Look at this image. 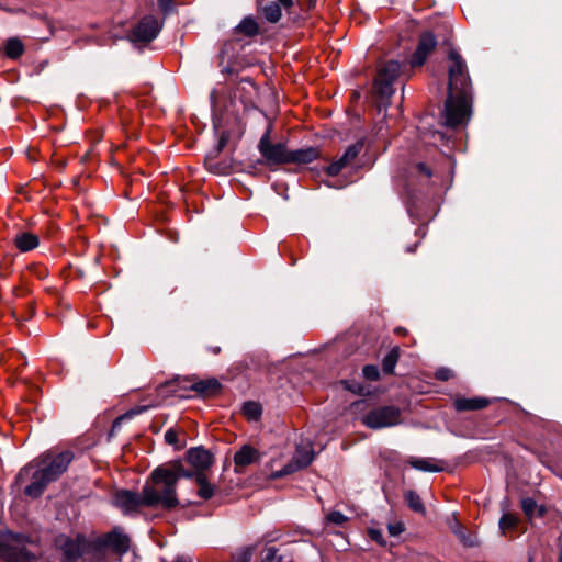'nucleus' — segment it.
Listing matches in <instances>:
<instances>
[{"instance_id": "412c9836", "label": "nucleus", "mask_w": 562, "mask_h": 562, "mask_svg": "<svg viewBox=\"0 0 562 562\" xmlns=\"http://www.w3.org/2000/svg\"><path fill=\"white\" fill-rule=\"evenodd\" d=\"M14 246L21 252H27L40 245L38 236L30 232L18 233L13 239Z\"/></svg>"}, {"instance_id": "2eb2a0df", "label": "nucleus", "mask_w": 562, "mask_h": 562, "mask_svg": "<svg viewBox=\"0 0 562 562\" xmlns=\"http://www.w3.org/2000/svg\"><path fill=\"white\" fill-rule=\"evenodd\" d=\"M362 149V143H357L349 146L346 151L337 160L333 161L327 168L326 173L335 177L340 173L342 169L348 167L360 154Z\"/></svg>"}, {"instance_id": "4c0bfd02", "label": "nucleus", "mask_w": 562, "mask_h": 562, "mask_svg": "<svg viewBox=\"0 0 562 562\" xmlns=\"http://www.w3.org/2000/svg\"><path fill=\"white\" fill-rule=\"evenodd\" d=\"M369 536L370 538L375 541L376 543H379L380 546L384 547L386 546V541L385 539L383 538V535L381 532V530H378V529H369Z\"/></svg>"}, {"instance_id": "a18cd8bd", "label": "nucleus", "mask_w": 562, "mask_h": 562, "mask_svg": "<svg viewBox=\"0 0 562 562\" xmlns=\"http://www.w3.org/2000/svg\"><path fill=\"white\" fill-rule=\"evenodd\" d=\"M87 562H100L102 559L93 558L92 555H87L86 559H83Z\"/></svg>"}, {"instance_id": "a211bd4d", "label": "nucleus", "mask_w": 562, "mask_h": 562, "mask_svg": "<svg viewBox=\"0 0 562 562\" xmlns=\"http://www.w3.org/2000/svg\"><path fill=\"white\" fill-rule=\"evenodd\" d=\"M260 458L259 451L249 446H243L234 456V463L236 468H245L255 462H257Z\"/></svg>"}, {"instance_id": "37998d69", "label": "nucleus", "mask_w": 562, "mask_h": 562, "mask_svg": "<svg viewBox=\"0 0 562 562\" xmlns=\"http://www.w3.org/2000/svg\"><path fill=\"white\" fill-rule=\"evenodd\" d=\"M279 2L282 3V7L285 9H289L294 4L293 0H279Z\"/></svg>"}, {"instance_id": "de8ad7c7", "label": "nucleus", "mask_w": 562, "mask_h": 562, "mask_svg": "<svg viewBox=\"0 0 562 562\" xmlns=\"http://www.w3.org/2000/svg\"><path fill=\"white\" fill-rule=\"evenodd\" d=\"M395 333L396 334H403V333H406V329L400 327V328L395 329Z\"/></svg>"}, {"instance_id": "c9c22d12", "label": "nucleus", "mask_w": 562, "mask_h": 562, "mask_svg": "<svg viewBox=\"0 0 562 562\" xmlns=\"http://www.w3.org/2000/svg\"><path fill=\"white\" fill-rule=\"evenodd\" d=\"M435 378L440 381H448L453 378V372L448 368H439L435 373Z\"/></svg>"}, {"instance_id": "f3484780", "label": "nucleus", "mask_w": 562, "mask_h": 562, "mask_svg": "<svg viewBox=\"0 0 562 562\" xmlns=\"http://www.w3.org/2000/svg\"><path fill=\"white\" fill-rule=\"evenodd\" d=\"M7 562H36V557L22 547H4L1 551Z\"/></svg>"}, {"instance_id": "0eeeda50", "label": "nucleus", "mask_w": 562, "mask_h": 562, "mask_svg": "<svg viewBox=\"0 0 562 562\" xmlns=\"http://www.w3.org/2000/svg\"><path fill=\"white\" fill-rule=\"evenodd\" d=\"M401 72V64L395 60L385 63L378 71L374 80V90L382 98H390L394 93L393 83Z\"/></svg>"}, {"instance_id": "c85d7f7f", "label": "nucleus", "mask_w": 562, "mask_h": 562, "mask_svg": "<svg viewBox=\"0 0 562 562\" xmlns=\"http://www.w3.org/2000/svg\"><path fill=\"white\" fill-rule=\"evenodd\" d=\"M404 499L408 507L419 514H425V506L419 495L414 491H407L404 494Z\"/></svg>"}, {"instance_id": "09e8293b", "label": "nucleus", "mask_w": 562, "mask_h": 562, "mask_svg": "<svg viewBox=\"0 0 562 562\" xmlns=\"http://www.w3.org/2000/svg\"><path fill=\"white\" fill-rule=\"evenodd\" d=\"M211 100H212V102H214V101H215V91H213V92L211 93Z\"/></svg>"}, {"instance_id": "603ef678", "label": "nucleus", "mask_w": 562, "mask_h": 562, "mask_svg": "<svg viewBox=\"0 0 562 562\" xmlns=\"http://www.w3.org/2000/svg\"><path fill=\"white\" fill-rule=\"evenodd\" d=\"M220 146H221V147H222V146H224V139H221V142H220Z\"/></svg>"}, {"instance_id": "9d476101", "label": "nucleus", "mask_w": 562, "mask_h": 562, "mask_svg": "<svg viewBox=\"0 0 562 562\" xmlns=\"http://www.w3.org/2000/svg\"><path fill=\"white\" fill-rule=\"evenodd\" d=\"M162 22L154 15H145L133 27L130 38L134 43H149L157 37Z\"/></svg>"}, {"instance_id": "6e6552de", "label": "nucleus", "mask_w": 562, "mask_h": 562, "mask_svg": "<svg viewBox=\"0 0 562 562\" xmlns=\"http://www.w3.org/2000/svg\"><path fill=\"white\" fill-rule=\"evenodd\" d=\"M34 469L35 462L29 463L26 467L21 469L15 480L18 484H22L26 480L31 479L32 482L25 486L24 494L32 498H37L44 493L47 484L50 483V481H47L46 476H42V472L37 468L36 470Z\"/></svg>"}, {"instance_id": "5701e85b", "label": "nucleus", "mask_w": 562, "mask_h": 562, "mask_svg": "<svg viewBox=\"0 0 562 562\" xmlns=\"http://www.w3.org/2000/svg\"><path fill=\"white\" fill-rule=\"evenodd\" d=\"M408 463L417 470L428 471V472H439L442 470V465L439 462L431 458H412Z\"/></svg>"}, {"instance_id": "393cba45", "label": "nucleus", "mask_w": 562, "mask_h": 562, "mask_svg": "<svg viewBox=\"0 0 562 562\" xmlns=\"http://www.w3.org/2000/svg\"><path fill=\"white\" fill-rule=\"evenodd\" d=\"M199 486L198 494L203 499H210L214 494V486L209 483L206 473H194Z\"/></svg>"}, {"instance_id": "3c124183", "label": "nucleus", "mask_w": 562, "mask_h": 562, "mask_svg": "<svg viewBox=\"0 0 562 562\" xmlns=\"http://www.w3.org/2000/svg\"><path fill=\"white\" fill-rule=\"evenodd\" d=\"M2 548H3V543H2V541L0 540V552L2 551Z\"/></svg>"}, {"instance_id": "6ab92c4d", "label": "nucleus", "mask_w": 562, "mask_h": 562, "mask_svg": "<svg viewBox=\"0 0 562 562\" xmlns=\"http://www.w3.org/2000/svg\"><path fill=\"white\" fill-rule=\"evenodd\" d=\"M490 400L486 397H457L454 400V407L458 412L464 411H480L488 406Z\"/></svg>"}, {"instance_id": "20e7f679", "label": "nucleus", "mask_w": 562, "mask_h": 562, "mask_svg": "<svg viewBox=\"0 0 562 562\" xmlns=\"http://www.w3.org/2000/svg\"><path fill=\"white\" fill-rule=\"evenodd\" d=\"M74 459V453L69 450L55 453L53 451H48L43 454L35 462V468H37L42 472V476H46L47 481H56L68 468L70 462Z\"/></svg>"}, {"instance_id": "8fccbe9b", "label": "nucleus", "mask_w": 562, "mask_h": 562, "mask_svg": "<svg viewBox=\"0 0 562 562\" xmlns=\"http://www.w3.org/2000/svg\"><path fill=\"white\" fill-rule=\"evenodd\" d=\"M543 513H544L543 508H542V507H540V508H539V513H538V515H539V516H542V515H543Z\"/></svg>"}, {"instance_id": "bb28decb", "label": "nucleus", "mask_w": 562, "mask_h": 562, "mask_svg": "<svg viewBox=\"0 0 562 562\" xmlns=\"http://www.w3.org/2000/svg\"><path fill=\"white\" fill-rule=\"evenodd\" d=\"M519 524V517L512 513H505L499 519V530L506 536L508 531H513Z\"/></svg>"}, {"instance_id": "58836bf2", "label": "nucleus", "mask_w": 562, "mask_h": 562, "mask_svg": "<svg viewBox=\"0 0 562 562\" xmlns=\"http://www.w3.org/2000/svg\"><path fill=\"white\" fill-rule=\"evenodd\" d=\"M165 441L170 446L178 443V431L170 428L165 432Z\"/></svg>"}, {"instance_id": "1a4fd4ad", "label": "nucleus", "mask_w": 562, "mask_h": 562, "mask_svg": "<svg viewBox=\"0 0 562 562\" xmlns=\"http://www.w3.org/2000/svg\"><path fill=\"white\" fill-rule=\"evenodd\" d=\"M95 558L103 559L104 549H110L116 554H123L130 549V539L117 531L109 532L93 540Z\"/></svg>"}, {"instance_id": "39448f33", "label": "nucleus", "mask_w": 562, "mask_h": 562, "mask_svg": "<svg viewBox=\"0 0 562 562\" xmlns=\"http://www.w3.org/2000/svg\"><path fill=\"white\" fill-rule=\"evenodd\" d=\"M401 409L396 406H380L361 417V423L370 429H381L401 424Z\"/></svg>"}, {"instance_id": "ddd939ff", "label": "nucleus", "mask_w": 562, "mask_h": 562, "mask_svg": "<svg viewBox=\"0 0 562 562\" xmlns=\"http://www.w3.org/2000/svg\"><path fill=\"white\" fill-rule=\"evenodd\" d=\"M437 45L435 35L431 32H424L419 36L418 45L415 53L412 55L409 64L412 67H419L424 65L429 54L432 53Z\"/></svg>"}, {"instance_id": "4be33fe9", "label": "nucleus", "mask_w": 562, "mask_h": 562, "mask_svg": "<svg viewBox=\"0 0 562 562\" xmlns=\"http://www.w3.org/2000/svg\"><path fill=\"white\" fill-rule=\"evenodd\" d=\"M189 389L202 395H212L220 391L221 384L216 379L199 380L191 383Z\"/></svg>"}, {"instance_id": "dca6fc26", "label": "nucleus", "mask_w": 562, "mask_h": 562, "mask_svg": "<svg viewBox=\"0 0 562 562\" xmlns=\"http://www.w3.org/2000/svg\"><path fill=\"white\" fill-rule=\"evenodd\" d=\"M319 149L316 147L300 148L289 150L288 164L305 165L316 160L319 157Z\"/></svg>"}, {"instance_id": "b1692460", "label": "nucleus", "mask_w": 562, "mask_h": 562, "mask_svg": "<svg viewBox=\"0 0 562 562\" xmlns=\"http://www.w3.org/2000/svg\"><path fill=\"white\" fill-rule=\"evenodd\" d=\"M24 44L19 37H10L4 45L5 56L11 59L21 57L24 53Z\"/></svg>"}, {"instance_id": "79ce46f5", "label": "nucleus", "mask_w": 562, "mask_h": 562, "mask_svg": "<svg viewBox=\"0 0 562 562\" xmlns=\"http://www.w3.org/2000/svg\"><path fill=\"white\" fill-rule=\"evenodd\" d=\"M172 0H158V5L164 13L171 9Z\"/></svg>"}, {"instance_id": "2f4dec72", "label": "nucleus", "mask_w": 562, "mask_h": 562, "mask_svg": "<svg viewBox=\"0 0 562 562\" xmlns=\"http://www.w3.org/2000/svg\"><path fill=\"white\" fill-rule=\"evenodd\" d=\"M521 508H522L525 515L528 518H531L535 516L538 506H537V503L535 499L527 497L521 501Z\"/></svg>"}, {"instance_id": "f704fd0d", "label": "nucleus", "mask_w": 562, "mask_h": 562, "mask_svg": "<svg viewBox=\"0 0 562 562\" xmlns=\"http://www.w3.org/2000/svg\"><path fill=\"white\" fill-rule=\"evenodd\" d=\"M326 519L329 524L341 526L346 522L347 517L342 513L334 510L326 516Z\"/></svg>"}, {"instance_id": "49530a36", "label": "nucleus", "mask_w": 562, "mask_h": 562, "mask_svg": "<svg viewBox=\"0 0 562 562\" xmlns=\"http://www.w3.org/2000/svg\"><path fill=\"white\" fill-rule=\"evenodd\" d=\"M214 355H218L220 351H221V348L220 347H214V348H211L210 349Z\"/></svg>"}, {"instance_id": "4468645a", "label": "nucleus", "mask_w": 562, "mask_h": 562, "mask_svg": "<svg viewBox=\"0 0 562 562\" xmlns=\"http://www.w3.org/2000/svg\"><path fill=\"white\" fill-rule=\"evenodd\" d=\"M187 461L194 468L195 473H206L205 471L211 468L214 459L209 450L202 447H195L188 450Z\"/></svg>"}, {"instance_id": "ea45409f", "label": "nucleus", "mask_w": 562, "mask_h": 562, "mask_svg": "<svg viewBox=\"0 0 562 562\" xmlns=\"http://www.w3.org/2000/svg\"><path fill=\"white\" fill-rule=\"evenodd\" d=\"M414 168L418 173L424 175L426 178H430L432 175L431 170L427 167L426 164H416Z\"/></svg>"}, {"instance_id": "864d4df0", "label": "nucleus", "mask_w": 562, "mask_h": 562, "mask_svg": "<svg viewBox=\"0 0 562 562\" xmlns=\"http://www.w3.org/2000/svg\"><path fill=\"white\" fill-rule=\"evenodd\" d=\"M122 418H123V417H120V418L115 419L114 425H115V424H117Z\"/></svg>"}, {"instance_id": "473e14b6", "label": "nucleus", "mask_w": 562, "mask_h": 562, "mask_svg": "<svg viewBox=\"0 0 562 562\" xmlns=\"http://www.w3.org/2000/svg\"><path fill=\"white\" fill-rule=\"evenodd\" d=\"M252 548H244L233 554L232 562H249L252 557Z\"/></svg>"}, {"instance_id": "72a5a7b5", "label": "nucleus", "mask_w": 562, "mask_h": 562, "mask_svg": "<svg viewBox=\"0 0 562 562\" xmlns=\"http://www.w3.org/2000/svg\"><path fill=\"white\" fill-rule=\"evenodd\" d=\"M363 376L369 381H378L380 378V371L376 366L367 364L362 369Z\"/></svg>"}, {"instance_id": "7ed1b4c3", "label": "nucleus", "mask_w": 562, "mask_h": 562, "mask_svg": "<svg viewBox=\"0 0 562 562\" xmlns=\"http://www.w3.org/2000/svg\"><path fill=\"white\" fill-rule=\"evenodd\" d=\"M55 544L61 552L64 562H77L79 558L86 559L87 555L95 558L93 540H88L80 533L75 537L60 535L56 538Z\"/></svg>"}, {"instance_id": "f03ea898", "label": "nucleus", "mask_w": 562, "mask_h": 562, "mask_svg": "<svg viewBox=\"0 0 562 562\" xmlns=\"http://www.w3.org/2000/svg\"><path fill=\"white\" fill-rule=\"evenodd\" d=\"M147 507L171 509L179 505L175 475L167 468H156L143 486Z\"/></svg>"}, {"instance_id": "cd10ccee", "label": "nucleus", "mask_w": 562, "mask_h": 562, "mask_svg": "<svg viewBox=\"0 0 562 562\" xmlns=\"http://www.w3.org/2000/svg\"><path fill=\"white\" fill-rule=\"evenodd\" d=\"M400 358V348L394 347L382 360V369L385 373L392 374Z\"/></svg>"}, {"instance_id": "f8f14e48", "label": "nucleus", "mask_w": 562, "mask_h": 562, "mask_svg": "<svg viewBox=\"0 0 562 562\" xmlns=\"http://www.w3.org/2000/svg\"><path fill=\"white\" fill-rule=\"evenodd\" d=\"M314 460L313 449L306 445H299L296 447L295 453L293 456L292 461H290L286 465H284L280 471H277L271 474L272 479H280L285 475L292 474L300 469H303L312 463Z\"/></svg>"}, {"instance_id": "aec40b11", "label": "nucleus", "mask_w": 562, "mask_h": 562, "mask_svg": "<svg viewBox=\"0 0 562 562\" xmlns=\"http://www.w3.org/2000/svg\"><path fill=\"white\" fill-rule=\"evenodd\" d=\"M260 10L265 19L270 23H277L282 16L281 5L279 0H259Z\"/></svg>"}, {"instance_id": "a878e982", "label": "nucleus", "mask_w": 562, "mask_h": 562, "mask_svg": "<svg viewBox=\"0 0 562 562\" xmlns=\"http://www.w3.org/2000/svg\"><path fill=\"white\" fill-rule=\"evenodd\" d=\"M235 30L236 32L241 33L248 37H252L259 33V25L254 18L246 16L241 20Z\"/></svg>"}, {"instance_id": "f257e3e1", "label": "nucleus", "mask_w": 562, "mask_h": 562, "mask_svg": "<svg viewBox=\"0 0 562 562\" xmlns=\"http://www.w3.org/2000/svg\"><path fill=\"white\" fill-rule=\"evenodd\" d=\"M448 97L442 119L446 126L456 128L470 120L472 82L464 58L454 48L448 53Z\"/></svg>"}, {"instance_id": "c03bdc74", "label": "nucleus", "mask_w": 562, "mask_h": 562, "mask_svg": "<svg viewBox=\"0 0 562 562\" xmlns=\"http://www.w3.org/2000/svg\"><path fill=\"white\" fill-rule=\"evenodd\" d=\"M172 562H192V560L186 557H178Z\"/></svg>"}, {"instance_id": "423d86ee", "label": "nucleus", "mask_w": 562, "mask_h": 562, "mask_svg": "<svg viewBox=\"0 0 562 562\" xmlns=\"http://www.w3.org/2000/svg\"><path fill=\"white\" fill-rule=\"evenodd\" d=\"M271 128L268 127L258 143V150L268 166L288 164L289 149L284 143H272L270 139Z\"/></svg>"}, {"instance_id": "e433bc0d", "label": "nucleus", "mask_w": 562, "mask_h": 562, "mask_svg": "<svg viewBox=\"0 0 562 562\" xmlns=\"http://www.w3.org/2000/svg\"><path fill=\"white\" fill-rule=\"evenodd\" d=\"M389 533L393 537L400 536L404 530V524L401 521H396L393 524H389L387 526Z\"/></svg>"}, {"instance_id": "7c9ffc66", "label": "nucleus", "mask_w": 562, "mask_h": 562, "mask_svg": "<svg viewBox=\"0 0 562 562\" xmlns=\"http://www.w3.org/2000/svg\"><path fill=\"white\" fill-rule=\"evenodd\" d=\"M164 468H167L171 474L175 475V485L177 486V482L181 477H191L194 474L187 471L181 463H173L170 465H162Z\"/></svg>"}, {"instance_id": "c756f323", "label": "nucleus", "mask_w": 562, "mask_h": 562, "mask_svg": "<svg viewBox=\"0 0 562 562\" xmlns=\"http://www.w3.org/2000/svg\"><path fill=\"white\" fill-rule=\"evenodd\" d=\"M243 414L248 420H258L262 414L261 405L257 402H246L243 405Z\"/></svg>"}, {"instance_id": "a19ab883", "label": "nucleus", "mask_w": 562, "mask_h": 562, "mask_svg": "<svg viewBox=\"0 0 562 562\" xmlns=\"http://www.w3.org/2000/svg\"><path fill=\"white\" fill-rule=\"evenodd\" d=\"M277 557L276 548H268L262 562H272Z\"/></svg>"}, {"instance_id": "9b49d317", "label": "nucleus", "mask_w": 562, "mask_h": 562, "mask_svg": "<svg viewBox=\"0 0 562 562\" xmlns=\"http://www.w3.org/2000/svg\"><path fill=\"white\" fill-rule=\"evenodd\" d=\"M113 504L124 514L133 515L139 512L140 508L147 507L145 502L144 488L142 493H136L127 490L119 491L114 494Z\"/></svg>"}]
</instances>
